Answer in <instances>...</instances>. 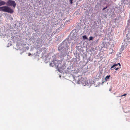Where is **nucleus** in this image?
I'll list each match as a JSON object with an SVG mask.
<instances>
[{
    "label": "nucleus",
    "mask_w": 130,
    "mask_h": 130,
    "mask_svg": "<svg viewBox=\"0 0 130 130\" xmlns=\"http://www.w3.org/2000/svg\"><path fill=\"white\" fill-rule=\"evenodd\" d=\"M6 12L10 13H12L14 12L13 10L8 6H4L0 7V11Z\"/></svg>",
    "instance_id": "f257e3e1"
},
{
    "label": "nucleus",
    "mask_w": 130,
    "mask_h": 130,
    "mask_svg": "<svg viewBox=\"0 0 130 130\" xmlns=\"http://www.w3.org/2000/svg\"><path fill=\"white\" fill-rule=\"evenodd\" d=\"M125 30L126 32H128V34H126V38L128 40L129 39L130 37V24L129 23H127V25Z\"/></svg>",
    "instance_id": "f03ea898"
},
{
    "label": "nucleus",
    "mask_w": 130,
    "mask_h": 130,
    "mask_svg": "<svg viewBox=\"0 0 130 130\" xmlns=\"http://www.w3.org/2000/svg\"><path fill=\"white\" fill-rule=\"evenodd\" d=\"M6 4L8 6H12L14 8L16 5V4L15 1L11 0H8L7 2L6 3Z\"/></svg>",
    "instance_id": "7ed1b4c3"
},
{
    "label": "nucleus",
    "mask_w": 130,
    "mask_h": 130,
    "mask_svg": "<svg viewBox=\"0 0 130 130\" xmlns=\"http://www.w3.org/2000/svg\"><path fill=\"white\" fill-rule=\"evenodd\" d=\"M75 77H76V76H75ZM81 78V76H78V77H75V76H74V80H75L76 83L77 82L78 84H83V82L82 80V79Z\"/></svg>",
    "instance_id": "20e7f679"
},
{
    "label": "nucleus",
    "mask_w": 130,
    "mask_h": 130,
    "mask_svg": "<svg viewBox=\"0 0 130 130\" xmlns=\"http://www.w3.org/2000/svg\"><path fill=\"white\" fill-rule=\"evenodd\" d=\"M66 46V45H65L63 44H61L59 45L58 48V50L59 51L64 50L65 49H66V48H65Z\"/></svg>",
    "instance_id": "39448f33"
},
{
    "label": "nucleus",
    "mask_w": 130,
    "mask_h": 130,
    "mask_svg": "<svg viewBox=\"0 0 130 130\" xmlns=\"http://www.w3.org/2000/svg\"><path fill=\"white\" fill-rule=\"evenodd\" d=\"M67 49H65V50L61 51L59 57L61 58H62L66 56L67 54Z\"/></svg>",
    "instance_id": "423d86ee"
},
{
    "label": "nucleus",
    "mask_w": 130,
    "mask_h": 130,
    "mask_svg": "<svg viewBox=\"0 0 130 130\" xmlns=\"http://www.w3.org/2000/svg\"><path fill=\"white\" fill-rule=\"evenodd\" d=\"M84 83H83L82 84L84 86L86 85H89L93 83V81L91 80H88L87 81H84Z\"/></svg>",
    "instance_id": "0eeeda50"
},
{
    "label": "nucleus",
    "mask_w": 130,
    "mask_h": 130,
    "mask_svg": "<svg viewBox=\"0 0 130 130\" xmlns=\"http://www.w3.org/2000/svg\"><path fill=\"white\" fill-rule=\"evenodd\" d=\"M101 5L100 4L98 3L95 6V9L96 10H99L101 8Z\"/></svg>",
    "instance_id": "6e6552de"
},
{
    "label": "nucleus",
    "mask_w": 130,
    "mask_h": 130,
    "mask_svg": "<svg viewBox=\"0 0 130 130\" xmlns=\"http://www.w3.org/2000/svg\"><path fill=\"white\" fill-rule=\"evenodd\" d=\"M114 45H111L110 46V49L109 50V53L110 54H112V53L114 51V50L113 48Z\"/></svg>",
    "instance_id": "1a4fd4ad"
},
{
    "label": "nucleus",
    "mask_w": 130,
    "mask_h": 130,
    "mask_svg": "<svg viewBox=\"0 0 130 130\" xmlns=\"http://www.w3.org/2000/svg\"><path fill=\"white\" fill-rule=\"evenodd\" d=\"M6 2L4 1H0V6L6 4Z\"/></svg>",
    "instance_id": "9d476101"
},
{
    "label": "nucleus",
    "mask_w": 130,
    "mask_h": 130,
    "mask_svg": "<svg viewBox=\"0 0 130 130\" xmlns=\"http://www.w3.org/2000/svg\"><path fill=\"white\" fill-rule=\"evenodd\" d=\"M50 66L52 67L54 66H56V65L54 61H52V62L50 63Z\"/></svg>",
    "instance_id": "9b49d317"
},
{
    "label": "nucleus",
    "mask_w": 130,
    "mask_h": 130,
    "mask_svg": "<svg viewBox=\"0 0 130 130\" xmlns=\"http://www.w3.org/2000/svg\"><path fill=\"white\" fill-rule=\"evenodd\" d=\"M110 76V75L107 76L105 78V79L106 81L108 80V79L109 78Z\"/></svg>",
    "instance_id": "f8f14e48"
},
{
    "label": "nucleus",
    "mask_w": 130,
    "mask_h": 130,
    "mask_svg": "<svg viewBox=\"0 0 130 130\" xmlns=\"http://www.w3.org/2000/svg\"><path fill=\"white\" fill-rule=\"evenodd\" d=\"M99 40V39H98L96 40H95V41H94L93 42V43L95 44H96L98 42Z\"/></svg>",
    "instance_id": "ddd939ff"
},
{
    "label": "nucleus",
    "mask_w": 130,
    "mask_h": 130,
    "mask_svg": "<svg viewBox=\"0 0 130 130\" xmlns=\"http://www.w3.org/2000/svg\"><path fill=\"white\" fill-rule=\"evenodd\" d=\"M82 37L83 38V39L84 40L87 39H88L86 35H84V36H83Z\"/></svg>",
    "instance_id": "4468645a"
},
{
    "label": "nucleus",
    "mask_w": 130,
    "mask_h": 130,
    "mask_svg": "<svg viewBox=\"0 0 130 130\" xmlns=\"http://www.w3.org/2000/svg\"><path fill=\"white\" fill-rule=\"evenodd\" d=\"M126 1L128 3H129L130 2V0H124V2H123L124 3V4L126 3Z\"/></svg>",
    "instance_id": "2eb2a0df"
},
{
    "label": "nucleus",
    "mask_w": 130,
    "mask_h": 130,
    "mask_svg": "<svg viewBox=\"0 0 130 130\" xmlns=\"http://www.w3.org/2000/svg\"><path fill=\"white\" fill-rule=\"evenodd\" d=\"M122 53L121 52H119V54H118L117 55L119 57H121V56L120 54H121Z\"/></svg>",
    "instance_id": "dca6fc26"
},
{
    "label": "nucleus",
    "mask_w": 130,
    "mask_h": 130,
    "mask_svg": "<svg viewBox=\"0 0 130 130\" xmlns=\"http://www.w3.org/2000/svg\"><path fill=\"white\" fill-rule=\"evenodd\" d=\"M115 67V66H113V65L112 66L111 68V70H113L115 69L116 68Z\"/></svg>",
    "instance_id": "f3484780"
},
{
    "label": "nucleus",
    "mask_w": 130,
    "mask_h": 130,
    "mask_svg": "<svg viewBox=\"0 0 130 130\" xmlns=\"http://www.w3.org/2000/svg\"><path fill=\"white\" fill-rule=\"evenodd\" d=\"M93 37L92 36L90 37L89 38V40L90 41L93 39Z\"/></svg>",
    "instance_id": "a211bd4d"
},
{
    "label": "nucleus",
    "mask_w": 130,
    "mask_h": 130,
    "mask_svg": "<svg viewBox=\"0 0 130 130\" xmlns=\"http://www.w3.org/2000/svg\"><path fill=\"white\" fill-rule=\"evenodd\" d=\"M107 7V6H106L105 7H104L103 8L102 10H104Z\"/></svg>",
    "instance_id": "6ab92c4d"
},
{
    "label": "nucleus",
    "mask_w": 130,
    "mask_h": 130,
    "mask_svg": "<svg viewBox=\"0 0 130 130\" xmlns=\"http://www.w3.org/2000/svg\"><path fill=\"white\" fill-rule=\"evenodd\" d=\"M127 94H125L123 95H121V96H120L121 97H122L123 96H125Z\"/></svg>",
    "instance_id": "aec40b11"
},
{
    "label": "nucleus",
    "mask_w": 130,
    "mask_h": 130,
    "mask_svg": "<svg viewBox=\"0 0 130 130\" xmlns=\"http://www.w3.org/2000/svg\"><path fill=\"white\" fill-rule=\"evenodd\" d=\"M118 64H114L113 65V66H115V67H116V66H118Z\"/></svg>",
    "instance_id": "412c9836"
},
{
    "label": "nucleus",
    "mask_w": 130,
    "mask_h": 130,
    "mask_svg": "<svg viewBox=\"0 0 130 130\" xmlns=\"http://www.w3.org/2000/svg\"><path fill=\"white\" fill-rule=\"evenodd\" d=\"M73 0H70V1L71 3L72 4V3Z\"/></svg>",
    "instance_id": "4be33fe9"
},
{
    "label": "nucleus",
    "mask_w": 130,
    "mask_h": 130,
    "mask_svg": "<svg viewBox=\"0 0 130 130\" xmlns=\"http://www.w3.org/2000/svg\"><path fill=\"white\" fill-rule=\"evenodd\" d=\"M119 68H115V70L116 71H117L118 69Z\"/></svg>",
    "instance_id": "5701e85b"
},
{
    "label": "nucleus",
    "mask_w": 130,
    "mask_h": 130,
    "mask_svg": "<svg viewBox=\"0 0 130 130\" xmlns=\"http://www.w3.org/2000/svg\"><path fill=\"white\" fill-rule=\"evenodd\" d=\"M117 64H118V65H119V66H121V65H120V63H118Z\"/></svg>",
    "instance_id": "b1692460"
},
{
    "label": "nucleus",
    "mask_w": 130,
    "mask_h": 130,
    "mask_svg": "<svg viewBox=\"0 0 130 130\" xmlns=\"http://www.w3.org/2000/svg\"><path fill=\"white\" fill-rule=\"evenodd\" d=\"M30 55H31V54L30 53H29V54H28V56H30Z\"/></svg>",
    "instance_id": "393cba45"
},
{
    "label": "nucleus",
    "mask_w": 130,
    "mask_h": 130,
    "mask_svg": "<svg viewBox=\"0 0 130 130\" xmlns=\"http://www.w3.org/2000/svg\"><path fill=\"white\" fill-rule=\"evenodd\" d=\"M120 50L121 51H122L123 50V49L122 48H121L120 49Z\"/></svg>",
    "instance_id": "a878e982"
},
{
    "label": "nucleus",
    "mask_w": 130,
    "mask_h": 130,
    "mask_svg": "<svg viewBox=\"0 0 130 130\" xmlns=\"http://www.w3.org/2000/svg\"><path fill=\"white\" fill-rule=\"evenodd\" d=\"M111 1V0H108V1L110 2Z\"/></svg>",
    "instance_id": "bb28decb"
},
{
    "label": "nucleus",
    "mask_w": 130,
    "mask_h": 130,
    "mask_svg": "<svg viewBox=\"0 0 130 130\" xmlns=\"http://www.w3.org/2000/svg\"><path fill=\"white\" fill-rule=\"evenodd\" d=\"M109 91H111V89H109Z\"/></svg>",
    "instance_id": "cd10ccee"
},
{
    "label": "nucleus",
    "mask_w": 130,
    "mask_h": 130,
    "mask_svg": "<svg viewBox=\"0 0 130 130\" xmlns=\"http://www.w3.org/2000/svg\"><path fill=\"white\" fill-rule=\"evenodd\" d=\"M75 73V72H73V73H74H74Z\"/></svg>",
    "instance_id": "c85d7f7f"
},
{
    "label": "nucleus",
    "mask_w": 130,
    "mask_h": 130,
    "mask_svg": "<svg viewBox=\"0 0 130 130\" xmlns=\"http://www.w3.org/2000/svg\"><path fill=\"white\" fill-rule=\"evenodd\" d=\"M128 22L129 21V20H128Z\"/></svg>",
    "instance_id": "c756f323"
}]
</instances>
